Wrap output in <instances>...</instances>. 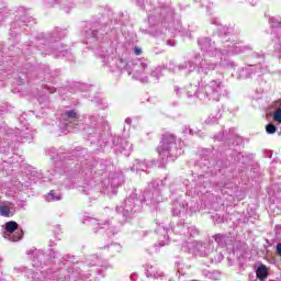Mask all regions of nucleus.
Wrapping results in <instances>:
<instances>
[{"mask_svg": "<svg viewBox=\"0 0 281 281\" xmlns=\"http://www.w3.org/2000/svg\"><path fill=\"white\" fill-rule=\"evenodd\" d=\"M134 54H135L136 56H142V48L135 47V48H134Z\"/></svg>", "mask_w": 281, "mask_h": 281, "instance_id": "obj_7", "label": "nucleus"}, {"mask_svg": "<svg viewBox=\"0 0 281 281\" xmlns=\"http://www.w3.org/2000/svg\"><path fill=\"white\" fill-rule=\"evenodd\" d=\"M140 69H142V71H146L148 69V64L142 63L140 64Z\"/></svg>", "mask_w": 281, "mask_h": 281, "instance_id": "obj_10", "label": "nucleus"}, {"mask_svg": "<svg viewBox=\"0 0 281 281\" xmlns=\"http://www.w3.org/2000/svg\"><path fill=\"white\" fill-rule=\"evenodd\" d=\"M4 229L8 234H14L19 229V224L14 221L7 222Z\"/></svg>", "mask_w": 281, "mask_h": 281, "instance_id": "obj_2", "label": "nucleus"}, {"mask_svg": "<svg viewBox=\"0 0 281 281\" xmlns=\"http://www.w3.org/2000/svg\"><path fill=\"white\" fill-rule=\"evenodd\" d=\"M256 274L259 280H266V278L269 277V269L267 268V266L261 265L258 267Z\"/></svg>", "mask_w": 281, "mask_h": 281, "instance_id": "obj_1", "label": "nucleus"}, {"mask_svg": "<svg viewBox=\"0 0 281 281\" xmlns=\"http://www.w3.org/2000/svg\"><path fill=\"white\" fill-rule=\"evenodd\" d=\"M213 238H214V240H215L216 243H221V239L223 238V235L217 234V235L213 236Z\"/></svg>", "mask_w": 281, "mask_h": 281, "instance_id": "obj_8", "label": "nucleus"}, {"mask_svg": "<svg viewBox=\"0 0 281 281\" xmlns=\"http://www.w3.org/2000/svg\"><path fill=\"white\" fill-rule=\"evenodd\" d=\"M23 238V232H21V234H19L16 237H13V241L16 243L19 240H21Z\"/></svg>", "mask_w": 281, "mask_h": 281, "instance_id": "obj_9", "label": "nucleus"}, {"mask_svg": "<svg viewBox=\"0 0 281 281\" xmlns=\"http://www.w3.org/2000/svg\"><path fill=\"white\" fill-rule=\"evenodd\" d=\"M274 122H279L281 124V108L277 109L273 113Z\"/></svg>", "mask_w": 281, "mask_h": 281, "instance_id": "obj_5", "label": "nucleus"}, {"mask_svg": "<svg viewBox=\"0 0 281 281\" xmlns=\"http://www.w3.org/2000/svg\"><path fill=\"white\" fill-rule=\"evenodd\" d=\"M276 131H278V127L274 124L269 123L268 125H266V132L268 133V135H273Z\"/></svg>", "mask_w": 281, "mask_h": 281, "instance_id": "obj_4", "label": "nucleus"}, {"mask_svg": "<svg viewBox=\"0 0 281 281\" xmlns=\"http://www.w3.org/2000/svg\"><path fill=\"white\" fill-rule=\"evenodd\" d=\"M49 196H53V199H56V201H60V196L54 198V193H49Z\"/></svg>", "mask_w": 281, "mask_h": 281, "instance_id": "obj_12", "label": "nucleus"}, {"mask_svg": "<svg viewBox=\"0 0 281 281\" xmlns=\"http://www.w3.org/2000/svg\"><path fill=\"white\" fill-rule=\"evenodd\" d=\"M277 254L278 256H281V244L277 245Z\"/></svg>", "mask_w": 281, "mask_h": 281, "instance_id": "obj_11", "label": "nucleus"}, {"mask_svg": "<svg viewBox=\"0 0 281 281\" xmlns=\"http://www.w3.org/2000/svg\"><path fill=\"white\" fill-rule=\"evenodd\" d=\"M0 216H4L5 218H10L12 216V211L8 205H0Z\"/></svg>", "mask_w": 281, "mask_h": 281, "instance_id": "obj_3", "label": "nucleus"}, {"mask_svg": "<svg viewBox=\"0 0 281 281\" xmlns=\"http://www.w3.org/2000/svg\"><path fill=\"white\" fill-rule=\"evenodd\" d=\"M67 117H69L70 120H76V117H78V114L76 113V111L70 110L68 112H66Z\"/></svg>", "mask_w": 281, "mask_h": 281, "instance_id": "obj_6", "label": "nucleus"}]
</instances>
